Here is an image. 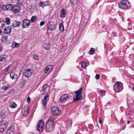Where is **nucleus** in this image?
<instances>
[{"label": "nucleus", "mask_w": 134, "mask_h": 134, "mask_svg": "<svg viewBox=\"0 0 134 134\" xmlns=\"http://www.w3.org/2000/svg\"><path fill=\"white\" fill-rule=\"evenodd\" d=\"M20 10V6L16 4L13 6L12 12L14 13H17L19 12Z\"/></svg>", "instance_id": "obj_7"}, {"label": "nucleus", "mask_w": 134, "mask_h": 134, "mask_svg": "<svg viewBox=\"0 0 134 134\" xmlns=\"http://www.w3.org/2000/svg\"><path fill=\"white\" fill-rule=\"evenodd\" d=\"M48 96V94H46L44 97L43 99L45 100H47V98Z\"/></svg>", "instance_id": "obj_41"}, {"label": "nucleus", "mask_w": 134, "mask_h": 134, "mask_svg": "<svg viewBox=\"0 0 134 134\" xmlns=\"http://www.w3.org/2000/svg\"><path fill=\"white\" fill-rule=\"evenodd\" d=\"M2 22L3 24H2L1 27H3L4 26V24H5V21H3Z\"/></svg>", "instance_id": "obj_46"}, {"label": "nucleus", "mask_w": 134, "mask_h": 134, "mask_svg": "<svg viewBox=\"0 0 134 134\" xmlns=\"http://www.w3.org/2000/svg\"><path fill=\"white\" fill-rule=\"evenodd\" d=\"M31 100L29 97H28L27 99V102L29 103L30 102Z\"/></svg>", "instance_id": "obj_48"}, {"label": "nucleus", "mask_w": 134, "mask_h": 134, "mask_svg": "<svg viewBox=\"0 0 134 134\" xmlns=\"http://www.w3.org/2000/svg\"><path fill=\"white\" fill-rule=\"evenodd\" d=\"M59 29L60 31V32L63 33L64 32V27L62 23L59 24Z\"/></svg>", "instance_id": "obj_21"}, {"label": "nucleus", "mask_w": 134, "mask_h": 134, "mask_svg": "<svg viewBox=\"0 0 134 134\" xmlns=\"http://www.w3.org/2000/svg\"><path fill=\"white\" fill-rule=\"evenodd\" d=\"M32 72L31 69L25 70L24 71L23 75L27 77H30L32 74Z\"/></svg>", "instance_id": "obj_8"}, {"label": "nucleus", "mask_w": 134, "mask_h": 134, "mask_svg": "<svg viewBox=\"0 0 134 134\" xmlns=\"http://www.w3.org/2000/svg\"><path fill=\"white\" fill-rule=\"evenodd\" d=\"M51 45L49 43H46L44 44L43 47L46 49L48 50L49 49Z\"/></svg>", "instance_id": "obj_23"}, {"label": "nucleus", "mask_w": 134, "mask_h": 134, "mask_svg": "<svg viewBox=\"0 0 134 134\" xmlns=\"http://www.w3.org/2000/svg\"><path fill=\"white\" fill-rule=\"evenodd\" d=\"M116 84L117 85V92H120L123 89L122 84L120 82H117Z\"/></svg>", "instance_id": "obj_11"}, {"label": "nucleus", "mask_w": 134, "mask_h": 134, "mask_svg": "<svg viewBox=\"0 0 134 134\" xmlns=\"http://www.w3.org/2000/svg\"><path fill=\"white\" fill-rule=\"evenodd\" d=\"M19 45V44L16 43H14L13 44V46L14 47H18Z\"/></svg>", "instance_id": "obj_38"}, {"label": "nucleus", "mask_w": 134, "mask_h": 134, "mask_svg": "<svg viewBox=\"0 0 134 134\" xmlns=\"http://www.w3.org/2000/svg\"><path fill=\"white\" fill-rule=\"evenodd\" d=\"M130 121H128L127 122V124H129L130 123Z\"/></svg>", "instance_id": "obj_52"}, {"label": "nucleus", "mask_w": 134, "mask_h": 134, "mask_svg": "<svg viewBox=\"0 0 134 134\" xmlns=\"http://www.w3.org/2000/svg\"><path fill=\"white\" fill-rule=\"evenodd\" d=\"M44 126V122L42 120L39 121L37 124V129L39 131L43 130Z\"/></svg>", "instance_id": "obj_3"}, {"label": "nucleus", "mask_w": 134, "mask_h": 134, "mask_svg": "<svg viewBox=\"0 0 134 134\" xmlns=\"http://www.w3.org/2000/svg\"><path fill=\"white\" fill-rule=\"evenodd\" d=\"M100 91V92L102 93H104L106 92V91L104 90H101Z\"/></svg>", "instance_id": "obj_47"}, {"label": "nucleus", "mask_w": 134, "mask_h": 134, "mask_svg": "<svg viewBox=\"0 0 134 134\" xmlns=\"http://www.w3.org/2000/svg\"><path fill=\"white\" fill-rule=\"evenodd\" d=\"M13 6L11 4H8L5 5H3L2 8L4 10H12Z\"/></svg>", "instance_id": "obj_9"}, {"label": "nucleus", "mask_w": 134, "mask_h": 134, "mask_svg": "<svg viewBox=\"0 0 134 134\" xmlns=\"http://www.w3.org/2000/svg\"><path fill=\"white\" fill-rule=\"evenodd\" d=\"M28 109L27 107L23 108L21 109V113L23 115L26 116L28 114Z\"/></svg>", "instance_id": "obj_15"}, {"label": "nucleus", "mask_w": 134, "mask_h": 134, "mask_svg": "<svg viewBox=\"0 0 134 134\" xmlns=\"http://www.w3.org/2000/svg\"><path fill=\"white\" fill-rule=\"evenodd\" d=\"M43 3H44L43 2H40L39 4V6L40 7H44V4Z\"/></svg>", "instance_id": "obj_39"}, {"label": "nucleus", "mask_w": 134, "mask_h": 134, "mask_svg": "<svg viewBox=\"0 0 134 134\" xmlns=\"http://www.w3.org/2000/svg\"><path fill=\"white\" fill-rule=\"evenodd\" d=\"M37 19V17L36 16H32L30 20V21L32 23H34Z\"/></svg>", "instance_id": "obj_29"}, {"label": "nucleus", "mask_w": 134, "mask_h": 134, "mask_svg": "<svg viewBox=\"0 0 134 134\" xmlns=\"http://www.w3.org/2000/svg\"><path fill=\"white\" fill-rule=\"evenodd\" d=\"M1 22V20H0V23Z\"/></svg>", "instance_id": "obj_54"}, {"label": "nucleus", "mask_w": 134, "mask_h": 134, "mask_svg": "<svg viewBox=\"0 0 134 134\" xmlns=\"http://www.w3.org/2000/svg\"><path fill=\"white\" fill-rule=\"evenodd\" d=\"M47 100H43L42 101V103L45 106L47 103Z\"/></svg>", "instance_id": "obj_37"}, {"label": "nucleus", "mask_w": 134, "mask_h": 134, "mask_svg": "<svg viewBox=\"0 0 134 134\" xmlns=\"http://www.w3.org/2000/svg\"><path fill=\"white\" fill-rule=\"evenodd\" d=\"M20 21H15L12 23V25L13 27H16L19 26L20 25Z\"/></svg>", "instance_id": "obj_20"}, {"label": "nucleus", "mask_w": 134, "mask_h": 134, "mask_svg": "<svg viewBox=\"0 0 134 134\" xmlns=\"http://www.w3.org/2000/svg\"><path fill=\"white\" fill-rule=\"evenodd\" d=\"M2 32L1 30L0 29V34H1Z\"/></svg>", "instance_id": "obj_51"}, {"label": "nucleus", "mask_w": 134, "mask_h": 134, "mask_svg": "<svg viewBox=\"0 0 134 134\" xmlns=\"http://www.w3.org/2000/svg\"><path fill=\"white\" fill-rule=\"evenodd\" d=\"M94 49L93 48H91L89 52V53L90 54H92L94 53Z\"/></svg>", "instance_id": "obj_30"}, {"label": "nucleus", "mask_w": 134, "mask_h": 134, "mask_svg": "<svg viewBox=\"0 0 134 134\" xmlns=\"http://www.w3.org/2000/svg\"><path fill=\"white\" fill-rule=\"evenodd\" d=\"M83 88L81 87L79 90L75 92L76 94L73 97L74 100L77 101L82 99V97L81 96V93L83 90Z\"/></svg>", "instance_id": "obj_1"}, {"label": "nucleus", "mask_w": 134, "mask_h": 134, "mask_svg": "<svg viewBox=\"0 0 134 134\" xmlns=\"http://www.w3.org/2000/svg\"><path fill=\"white\" fill-rule=\"evenodd\" d=\"M54 124L46 123V130L48 131H52L54 128Z\"/></svg>", "instance_id": "obj_10"}, {"label": "nucleus", "mask_w": 134, "mask_h": 134, "mask_svg": "<svg viewBox=\"0 0 134 134\" xmlns=\"http://www.w3.org/2000/svg\"><path fill=\"white\" fill-rule=\"evenodd\" d=\"M48 29L51 30H53L55 27V25L53 22L49 21L47 25Z\"/></svg>", "instance_id": "obj_12"}, {"label": "nucleus", "mask_w": 134, "mask_h": 134, "mask_svg": "<svg viewBox=\"0 0 134 134\" xmlns=\"http://www.w3.org/2000/svg\"><path fill=\"white\" fill-rule=\"evenodd\" d=\"M2 48L1 47L0 48V51H1L2 50Z\"/></svg>", "instance_id": "obj_50"}, {"label": "nucleus", "mask_w": 134, "mask_h": 134, "mask_svg": "<svg viewBox=\"0 0 134 134\" xmlns=\"http://www.w3.org/2000/svg\"><path fill=\"white\" fill-rule=\"evenodd\" d=\"M7 40V36H2L1 39V40L3 42H6Z\"/></svg>", "instance_id": "obj_28"}, {"label": "nucleus", "mask_w": 134, "mask_h": 134, "mask_svg": "<svg viewBox=\"0 0 134 134\" xmlns=\"http://www.w3.org/2000/svg\"><path fill=\"white\" fill-rule=\"evenodd\" d=\"M9 88V87L5 85H4L2 87V89H3L4 90H6Z\"/></svg>", "instance_id": "obj_34"}, {"label": "nucleus", "mask_w": 134, "mask_h": 134, "mask_svg": "<svg viewBox=\"0 0 134 134\" xmlns=\"http://www.w3.org/2000/svg\"><path fill=\"white\" fill-rule=\"evenodd\" d=\"M69 99V97L68 95L64 94L61 97L60 101L62 103H63L68 100Z\"/></svg>", "instance_id": "obj_14"}, {"label": "nucleus", "mask_w": 134, "mask_h": 134, "mask_svg": "<svg viewBox=\"0 0 134 134\" xmlns=\"http://www.w3.org/2000/svg\"><path fill=\"white\" fill-rule=\"evenodd\" d=\"M133 90H134V88H133Z\"/></svg>", "instance_id": "obj_53"}, {"label": "nucleus", "mask_w": 134, "mask_h": 134, "mask_svg": "<svg viewBox=\"0 0 134 134\" xmlns=\"http://www.w3.org/2000/svg\"><path fill=\"white\" fill-rule=\"evenodd\" d=\"M23 2L24 0H18L16 4L20 6L22 5Z\"/></svg>", "instance_id": "obj_27"}, {"label": "nucleus", "mask_w": 134, "mask_h": 134, "mask_svg": "<svg viewBox=\"0 0 134 134\" xmlns=\"http://www.w3.org/2000/svg\"><path fill=\"white\" fill-rule=\"evenodd\" d=\"M133 28H134V27H133Z\"/></svg>", "instance_id": "obj_55"}, {"label": "nucleus", "mask_w": 134, "mask_h": 134, "mask_svg": "<svg viewBox=\"0 0 134 134\" xmlns=\"http://www.w3.org/2000/svg\"><path fill=\"white\" fill-rule=\"evenodd\" d=\"M10 76L11 78L13 79H16L18 77L17 75L15 74L14 72H12L10 74Z\"/></svg>", "instance_id": "obj_22"}, {"label": "nucleus", "mask_w": 134, "mask_h": 134, "mask_svg": "<svg viewBox=\"0 0 134 134\" xmlns=\"http://www.w3.org/2000/svg\"><path fill=\"white\" fill-rule=\"evenodd\" d=\"M54 118L52 117H51L48 119L47 122V123H50L51 124H54L53 120Z\"/></svg>", "instance_id": "obj_26"}, {"label": "nucleus", "mask_w": 134, "mask_h": 134, "mask_svg": "<svg viewBox=\"0 0 134 134\" xmlns=\"http://www.w3.org/2000/svg\"><path fill=\"white\" fill-rule=\"evenodd\" d=\"M9 106L10 107L14 108L16 107L17 105L14 102H11L10 103Z\"/></svg>", "instance_id": "obj_24"}, {"label": "nucleus", "mask_w": 134, "mask_h": 134, "mask_svg": "<svg viewBox=\"0 0 134 134\" xmlns=\"http://www.w3.org/2000/svg\"><path fill=\"white\" fill-rule=\"evenodd\" d=\"M129 2L127 0L122 1L121 3L119 4V7L123 9H126L128 8L127 4Z\"/></svg>", "instance_id": "obj_4"}, {"label": "nucleus", "mask_w": 134, "mask_h": 134, "mask_svg": "<svg viewBox=\"0 0 134 134\" xmlns=\"http://www.w3.org/2000/svg\"><path fill=\"white\" fill-rule=\"evenodd\" d=\"M33 57L34 59L36 60H38V56L36 54H34L33 55Z\"/></svg>", "instance_id": "obj_36"}, {"label": "nucleus", "mask_w": 134, "mask_h": 134, "mask_svg": "<svg viewBox=\"0 0 134 134\" xmlns=\"http://www.w3.org/2000/svg\"><path fill=\"white\" fill-rule=\"evenodd\" d=\"M77 0H71V2L72 3L74 4L77 2Z\"/></svg>", "instance_id": "obj_42"}, {"label": "nucleus", "mask_w": 134, "mask_h": 134, "mask_svg": "<svg viewBox=\"0 0 134 134\" xmlns=\"http://www.w3.org/2000/svg\"><path fill=\"white\" fill-rule=\"evenodd\" d=\"M27 9L29 12H31L34 11V8L32 6L30 5L28 7Z\"/></svg>", "instance_id": "obj_25"}, {"label": "nucleus", "mask_w": 134, "mask_h": 134, "mask_svg": "<svg viewBox=\"0 0 134 134\" xmlns=\"http://www.w3.org/2000/svg\"><path fill=\"white\" fill-rule=\"evenodd\" d=\"M7 122L4 121H2L0 122V132H2L6 129Z\"/></svg>", "instance_id": "obj_5"}, {"label": "nucleus", "mask_w": 134, "mask_h": 134, "mask_svg": "<svg viewBox=\"0 0 134 134\" xmlns=\"http://www.w3.org/2000/svg\"><path fill=\"white\" fill-rule=\"evenodd\" d=\"M45 23V22L44 21H42L40 22V25L41 26H42Z\"/></svg>", "instance_id": "obj_43"}, {"label": "nucleus", "mask_w": 134, "mask_h": 134, "mask_svg": "<svg viewBox=\"0 0 134 134\" xmlns=\"http://www.w3.org/2000/svg\"><path fill=\"white\" fill-rule=\"evenodd\" d=\"M14 128L13 126L11 125L7 130L6 133L7 134H9L13 132L14 131Z\"/></svg>", "instance_id": "obj_18"}, {"label": "nucleus", "mask_w": 134, "mask_h": 134, "mask_svg": "<svg viewBox=\"0 0 134 134\" xmlns=\"http://www.w3.org/2000/svg\"><path fill=\"white\" fill-rule=\"evenodd\" d=\"M12 27L11 26H8L5 27L4 29V31L5 33L7 34H10L11 32Z\"/></svg>", "instance_id": "obj_16"}, {"label": "nucleus", "mask_w": 134, "mask_h": 134, "mask_svg": "<svg viewBox=\"0 0 134 134\" xmlns=\"http://www.w3.org/2000/svg\"><path fill=\"white\" fill-rule=\"evenodd\" d=\"M48 87V86L47 84H46L44 85L42 87V91H44Z\"/></svg>", "instance_id": "obj_31"}, {"label": "nucleus", "mask_w": 134, "mask_h": 134, "mask_svg": "<svg viewBox=\"0 0 134 134\" xmlns=\"http://www.w3.org/2000/svg\"><path fill=\"white\" fill-rule=\"evenodd\" d=\"M99 122L100 124H101L102 122V120L100 117L99 119Z\"/></svg>", "instance_id": "obj_49"}, {"label": "nucleus", "mask_w": 134, "mask_h": 134, "mask_svg": "<svg viewBox=\"0 0 134 134\" xmlns=\"http://www.w3.org/2000/svg\"><path fill=\"white\" fill-rule=\"evenodd\" d=\"M10 19L8 17L6 18V22L7 25H9L10 23Z\"/></svg>", "instance_id": "obj_33"}, {"label": "nucleus", "mask_w": 134, "mask_h": 134, "mask_svg": "<svg viewBox=\"0 0 134 134\" xmlns=\"http://www.w3.org/2000/svg\"><path fill=\"white\" fill-rule=\"evenodd\" d=\"M7 58V56L5 54L0 55V62H5Z\"/></svg>", "instance_id": "obj_17"}, {"label": "nucleus", "mask_w": 134, "mask_h": 134, "mask_svg": "<svg viewBox=\"0 0 134 134\" xmlns=\"http://www.w3.org/2000/svg\"><path fill=\"white\" fill-rule=\"evenodd\" d=\"M4 116V115L2 113H0V118H3Z\"/></svg>", "instance_id": "obj_45"}, {"label": "nucleus", "mask_w": 134, "mask_h": 134, "mask_svg": "<svg viewBox=\"0 0 134 134\" xmlns=\"http://www.w3.org/2000/svg\"><path fill=\"white\" fill-rule=\"evenodd\" d=\"M61 14L60 15V17L64 18L65 17V15L66 14V10L64 8H63L61 11Z\"/></svg>", "instance_id": "obj_19"}, {"label": "nucleus", "mask_w": 134, "mask_h": 134, "mask_svg": "<svg viewBox=\"0 0 134 134\" xmlns=\"http://www.w3.org/2000/svg\"><path fill=\"white\" fill-rule=\"evenodd\" d=\"M30 24V22L27 19H25L22 21V27L24 29L27 28Z\"/></svg>", "instance_id": "obj_6"}, {"label": "nucleus", "mask_w": 134, "mask_h": 134, "mask_svg": "<svg viewBox=\"0 0 134 134\" xmlns=\"http://www.w3.org/2000/svg\"><path fill=\"white\" fill-rule=\"evenodd\" d=\"M81 65L82 67L83 68H86V63L85 62H82L81 63Z\"/></svg>", "instance_id": "obj_32"}, {"label": "nucleus", "mask_w": 134, "mask_h": 134, "mask_svg": "<svg viewBox=\"0 0 134 134\" xmlns=\"http://www.w3.org/2000/svg\"><path fill=\"white\" fill-rule=\"evenodd\" d=\"M100 75L98 74H96L95 76V78L97 79H98L99 78Z\"/></svg>", "instance_id": "obj_44"}, {"label": "nucleus", "mask_w": 134, "mask_h": 134, "mask_svg": "<svg viewBox=\"0 0 134 134\" xmlns=\"http://www.w3.org/2000/svg\"><path fill=\"white\" fill-rule=\"evenodd\" d=\"M61 112V110L59 108L55 106L53 107L51 109V113L54 116L60 115Z\"/></svg>", "instance_id": "obj_2"}, {"label": "nucleus", "mask_w": 134, "mask_h": 134, "mask_svg": "<svg viewBox=\"0 0 134 134\" xmlns=\"http://www.w3.org/2000/svg\"><path fill=\"white\" fill-rule=\"evenodd\" d=\"M11 66V65H9L7 67V68H5L4 69V71H7L9 69V68Z\"/></svg>", "instance_id": "obj_40"}, {"label": "nucleus", "mask_w": 134, "mask_h": 134, "mask_svg": "<svg viewBox=\"0 0 134 134\" xmlns=\"http://www.w3.org/2000/svg\"><path fill=\"white\" fill-rule=\"evenodd\" d=\"M44 7L48 5L49 4V2L48 1L43 2Z\"/></svg>", "instance_id": "obj_35"}, {"label": "nucleus", "mask_w": 134, "mask_h": 134, "mask_svg": "<svg viewBox=\"0 0 134 134\" xmlns=\"http://www.w3.org/2000/svg\"><path fill=\"white\" fill-rule=\"evenodd\" d=\"M54 66L53 65H48L44 70V72L45 73H49L53 68Z\"/></svg>", "instance_id": "obj_13"}]
</instances>
